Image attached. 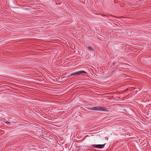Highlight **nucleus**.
<instances>
[{
    "label": "nucleus",
    "mask_w": 151,
    "mask_h": 151,
    "mask_svg": "<svg viewBox=\"0 0 151 151\" xmlns=\"http://www.w3.org/2000/svg\"><path fill=\"white\" fill-rule=\"evenodd\" d=\"M116 63L115 62H113V63H112V64L113 66H114V65H115Z\"/></svg>",
    "instance_id": "obj_7"
},
{
    "label": "nucleus",
    "mask_w": 151,
    "mask_h": 151,
    "mask_svg": "<svg viewBox=\"0 0 151 151\" xmlns=\"http://www.w3.org/2000/svg\"><path fill=\"white\" fill-rule=\"evenodd\" d=\"M94 107L95 111H107V110L105 109L102 107L97 106Z\"/></svg>",
    "instance_id": "obj_3"
},
{
    "label": "nucleus",
    "mask_w": 151,
    "mask_h": 151,
    "mask_svg": "<svg viewBox=\"0 0 151 151\" xmlns=\"http://www.w3.org/2000/svg\"><path fill=\"white\" fill-rule=\"evenodd\" d=\"M87 73L86 72L83 70H80L74 73H72L71 74L70 76H73L75 75L76 76L78 75H79L81 74H86Z\"/></svg>",
    "instance_id": "obj_1"
},
{
    "label": "nucleus",
    "mask_w": 151,
    "mask_h": 151,
    "mask_svg": "<svg viewBox=\"0 0 151 151\" xmlns=\"http://www.w3.org/2000/svg\"><path fill=\"white\" fill-rule=\"evenodd\" d=\"M150 121H151V119L150 120Z\"/></svg>",
    "instance_id": "obj_11"
},
{
    "label": "nucleus",
    "mask_w": 151,
    "mask_h": 151,
    "mask_svg": "<svg viewBox=\"0 0 151 151\" xmlns=\"http://www.w3.org/2000/svg\"><path fill=\"white\" fill-rule=\"evenodd\" d=\"M87 50L90 51H92V52H94L95 51V50L93 48V47H92L90 46H88L87 47Z\"/></svg>",
    "instance_id": "obj_4"
},
{
    "label": "nucleus",
    "mask_w": 151,
    "mask_h": 151,
    "mask_svg": "<svg viewBox=\"0 0 151 151\" xmlns=\"http://www.w3.org/2000/svg\"><path fill=\"white\" fill-rule=\"evenodd\" d=\"M105 139L107 140H108L109 139V138L107 137H105Z\"/></svg>",
    "instance_id": "obj_8"
},
{
    "label": "nucleus",
    "mask_w": 151,
    "mask_h": 151,
    "mask_svg": "<svg viewBox=\"0 0 151 151\" xmlns=\"http://www.w3.org/2000/svg\"><path fill=\"white\" fill-rule=\"evenodd\" d=\"M94 107H87L88 109L90 110H95Z\"/></svg>",
    "instance_id": "obj_5"
},
{
    "label": "nucleus",
    "mask_w": 151,
    "mask_h": 151,
    "mask_svg": "<svg viewBox=\"0 0 151 151\" xmlns=\"http://www.w3.org/2000/svg\"><path fill=\"white\" fill-rule=\"evenodd\" d=\"M106 144L102 145H92L91 146L94 147L98 149H102L104 148L105 145Z\"/></svg>",
    "instance_id": "obj_2"
},
{
    "label": "nucleus",
    "mask_w": 151,
    "mask_h": 151,
    "mask_svg": "<svg viewBox=\"0 0 151 151\" xmlns=\"http://www.w3.org/2000/svg\"><path fill=\"white\" fill-rule=\"evenodd\" d=\"M89 147H91V146H89Z\"/></svg>",
    "instance_id": "obj_10"
},
{
    "label": "nucleus",
    "mask_w": 151,
    "mask_h": 151,
    "mask_svg": "<svg viewBox=\"0 0 151 151\" xmlns=\"http://www.w3.org/2000/svg\"><path fill=\"white\" fill-rule=\"evenodd\" d=\"M6 123L7 125H10L11 124V122L8 121H6Z\"/></svg>",
    "instance_id": "obj_6"
},
{
    "label": "nucleus",
    "mask_w": 151,
    "mask_h": 151,
    "mask_svg": "<svg viewBox=\"0 0 151 151\" xmlns=\"http://www.w3.org/2000/svg\"><path fill=\"white\" fill-rule=\"evenodd\" d=\"M112 17H116V18H118V17H115V16H112Z\"/></svg>",
    "instance_id": "obj_9"
}]
</instances>
